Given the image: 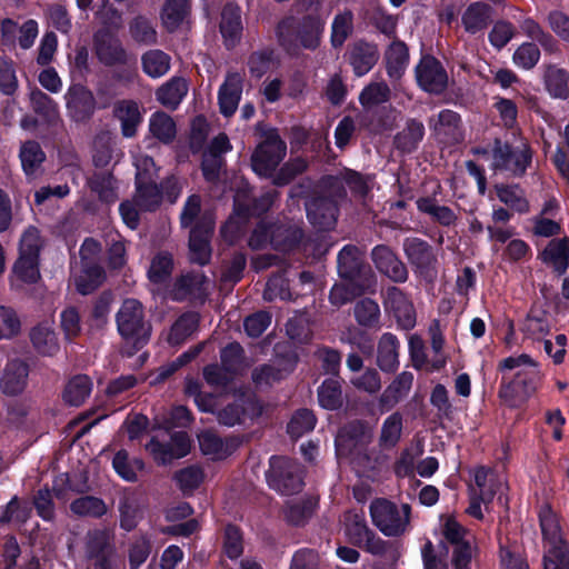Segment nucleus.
Segmentation results:
<instances>
[{
	"label": "nucleus",
	"instance_id": "nucleus-1",
	"mask_svg": "<svg viewBox=\"0 0 569 569\" xmlns=\"http://www.w3.org/2000/svg\"><path fill=\"white\" fill-rule=\"evenodd\" d=\"M498 371L502 375L499 397L511 407L533 396L542 378L539 363L527 353L502 359Z\"/></svg>",
	"mask_w": 569,
	"mask_h": 569
},
{
	"label": "nucleus",
	"instance_id": "nucleus-2",
	"mask_svg": "<svg viewBox=\"0 0 569 569\" xmlns=\"http://www.w3.org/2000/svg\"><path fill=\"white\" fill-rule=\"evenodd\" d=\"M473 483L470 485V503L467 513L476 519H483L485 512H489L497 495H501L507 488L502 475L486 467H477L472 471Z\"/></svg>",
	"mask_w": 569,
	"mask_h": 569
},
{
	"label": "nucleus",
	"instance_id": "nucleus-3",
	"mask_svg": "<svg viewBox=\"0 0 569 569\" xmlns=\"http://www.w3.org/2000/svg\"><path fill=\"white\" fill-rule=\"evenodd\" d=\"M369 511L372 523L387 537L402 536L409 528L411 508L407 503L397 506L378 498L370 503Z\"/></svg>",
	"mask_w": 569,
	"mask_h": 569
},
{
	"label": "nucleus",
	"instance_id": "nucleus-4",
	"mask_svg": "<svg viewBox=\"0 0 569 569\" xmlns=\"http://www.w3.org/2000/svg\"><path fill=\"white\" fill-rule=\"evenodd\" d=\"M116 320L120 336L136 349L149 340L150 326L144 320L143 307L138 300H124L117 312Z\"/></svg>",
	"mask_w": 569,
	"mask_h": 569
},
{
	"label": "nucleus",
	"instance_id": "nucleus-5",
	"mask_svg": "<svg viewBox=\"0 0 569 569\" xmlns=\"http://www.w3.org/2000/svg\"><path fill=\"white\" fill-rule=\"evenodd\" d=\"M270 487L284 495L296 493L302 488L300 466L284 457H272L267 475Z\"/></svg>",
	"mask_w": 569,
	"mask_h": 569
},
{
	"label": "nucleus",
	"instance_id": "nucleus-6",
	"mask_svg": "<svg viewBox=\"0 0 569 569\" xmlns=\"http://www.w3.org/2000/svg\"><path fill=\"white\" fill-rule=\"evenodd\" d=\"M301 237L302 232L298 228L268 226L262 222L253 230L249 239V246L253 249H260L270 242L276 249L286 251L299 242Z\"/></svg>",
	"mask_w": 569,
	"mask_h": 569
},
{
	"label": "nucleus",
	"instance_id": "nucleus-7",
	"mask_svg": "<svg viewBox=\"0 0 569 569\" xmlns=\"http://www.w3.org/2000/svg\"><path fill=\"white\" fill-rule=\"evenodd\" d=\"M531 161L529 148L522 143L511 149L509 144L496 141L492 150V168L495 170H506L513 174H522Z\"/></svg>",
	"mask_w": 569,
	"mask_h": 569
},
{
	"label": "nucleus",
	"instance_id": "nucleus-8",
	"mask_svg": "<svg viewBox=\"0 0 569 569\" xmlns=\"http://www.w3.org/2000/svg\"><path fill=\"white\" fill-rule=\"evenodd\" d=\"M286 156L284 142L276 136H270L258 146L251 157V166L259 176H270Z\"/></svg>",
	"mask_w": 569,
	"mask_h": 569
},
{
	"label": "nucleus",
	"instance_id": "nucleus-9",
	"mask_svg": "<svg viewBox=\"0 0 569 569\" xmlns=\"http://www.w3.org/2000/svg\"><path fill=\"white\" fill-rule=\"evenodd\" d=\"M29 365L21 358H9L0 372V391L9 397L18 396L28 386Z\"/></svg>",
	"mask_w": 569,
	"mask_h": 569
},
{
	"label": "nucleus",
	"instance_id": "nucleus-10",
	"mask_svg": "<svg viewBox=\"0 0 569 569\" xmlns=\"http://www.w3.org/2000/svg\"><path fill=\"white\" fill-rule=\"evenodd\" d=\"M419 86L428 92L440 93L445 90L448 77L440 62L430 56L423 57L416 68Z\"/></svg>",
	"mask_w": 569,
	"mask_h": 569
},
{
	"label": "nucleus",
	"instance_id": "nucleus-11",
	"mask_svg": "<svg viewBox=\"0 0 569 569\" xmlns=\"http://www.w3.org/2000/svg\"><path fill=\"white\" fill-rule=\"evenodd\" d=\"M213 230V220L210 217L202 218L190 232L189 249L190 260L201 266L211 257L209 239Z\"/></svg>",
	"mask_w": 569,
	"mask_h": 569
},
{
	"label": "nucleus",
	"instance_id": "nucleus-12",
	"mask_svg": "<svg viewBox=\"0 0 569 569\" xmlns=\"http://www.w3.org/2000/svg\"><path fill=\"white\" fill-rule=\"evenodd\" d=\"M69 116L74 121L89 119L96 110V99L90 90L81 84L71 86L66 93Z\"/></svg>",
	"mask_w": 569,
	"mask_h": 569
},
{
	"label": "nucleus",
	"instance_id": "nucleus-13",
	"mask_svg": "<svg viewBox=\"0 0 569 569\" xmlns=\"http://www.w3.org/2000/svg\"><path fill=\"white\" fill-rule=\"evenodd\" d=\"M386 310L391 312L402 329H411L416 323V311L411 301L397 287H390L385 296Z\"/></svg>",
	"mask_w": 569,
	"mask_h": 569
},
{
	"label": "nucleus",
	"instance_id": "nucleus-14",
	"mask_svg": "<svg viewBox=\"0 0 569 569\" xmlns=\"http://www.w3.org/2000/svg\"><path fill=\"white\" fill-rule=\"evenodd\" d=\"M94 50L99 61L106 66L127 61V53L120 40L107 30H100L94 34Z\"/></svg>",
	"mask_w": 569,
	"mask_h": 569
},
{
	"label": "nucleus",
	"instance_id": "nucleus-15",
	"mask_svg": "<svg viewBox=\"0 0 569 569\" xmlns=\"http://www.w3.org/2000/svg\"><path fill=\"white\" fill-rule=\"evenodd\" d=\"M369 433L363 423H350L338 432L336 437V447L339 456H350L353 452H360L369 441Z\"/></svg>",
	"mask_w": 569,
	"mask_h": 569
},
{
	"label": "nucleus",
	"instance_id": "nucleus-16",
	"mask_svg": "<svg viewBox=\"0 0 569 569\" xmlns=\"http://www.w3.org/2000/svg\"><path fill=\"white\" fill-rule=\"evenodd\" d=\"M243 87V76L239 72H229L218 91L220 112L224 117L232 116L240 102Z\"/></svg>",
	"mask_w": 569,
	"mask_h": 569
},
{
	"label": "nucleus",
	"instance_id": "nucleus-17",
	"mask_svg": "<svg viewBox=\"0 0 569 569\" xmlns=\"http://www.w3.org/2000/svg\"><path fill=\"white\" fill-rule=\"evenodd\" d=\"M372 260L377 269L396 282H403L408 278L405 264L386 246H377L372 250Z\"/></svg>",
	"mask_w": 569,
	"mask_h": 569
},
{
	"label": "nucleus",
	"instance_id": "nucleus-18",
	"mask_svg": "<svg viewBox=\"0 0 569 569\" xmlns=\"http://www.w3.org/2000/svg\"><path fill=\"white\" fill-rule=\"evenodd\" d=\"M113 116L121 124V133L126 138L136 136L142 122V114L138 102L133 100H119L113 104Z\"/></svg>",
	"mask_w": 569,
	"mask_h": 569
},
{
	"label": "nucleus",
	"instance_id": "nucleus-19",
	"mask_svg": "<svg viewBox=\"0 0 569 569\" xmlns=\"http://www.w3.org/2000/svg\"><path fill=\"white\" fill-rule=\"evenodd\" d=\"M306 210L309 221L320 229H329L336 222L337 206L331 199H311L306 203Z\"/></svg>",
	"mask_w": 569,
	"mask_h": 569
},
{
	"label": "nucleus",
	"instance_id": "nucleus-20",
	"mask_svg": "<svg viewBox=\"0 0 569 569\" xmlns=\"http://www.w3.org/2000/svg\"><path fill=\"white\" fill-rule=\"evenodd\" d=\"M440 531L445 540L451 546V549L477 543L473 533L452 516L441 517Z\"/></svg>",
	"mask_w": 569,
	"mask_h": 569
},
{
	"label": "nucleus",
	"instance_id": "nucleus-21",
	"mask_svg": "<svg viewBox=\"0 0 569 569\" xmlns=\"http://www.w3.org/2000/svg\"><path fill=\"white\" fill-rule=\"evenodd\" d=\"M104 271L100 264H80L72 273L73 284L81 295H88L102 284Z\"/></svg>",
	"mask_w": 569,
	"mask_h": 569
},
{
	"label": "nucleus",
	"instance_id": "nucleus-22",
	"mask_svg": "<svg viewBox=\"0 0 569 569\" xmlns=\"http://www.w3.org/2000/svg\"><path fill=\"white\" fill-rule=\"evenodd\" d=\"M403 249L409 261L421 272L429 270L436 262L431 248L418 238H409L403 242Z\"/></svg>",
	"mask_w": 569,
	"mask_h": 569
},
{
	"label": "nucleus",
	"instance_id": "nucleus-23",
	"mask_svg": "<svg viewBox=\"0 0 569 569\" xmlns=\"http://www.w3.org/2000/svg\"><path fill=\"white\" fill-rule=\"evenodd\" d=\"M33 348L43 356H53L59 350V342L52 322H42L30 331Z\"/></svg>",
	"mask_w": 569,
	"mask_h": 569
},
{
	"label": "nucleus",
	"instance_id": "nucleus-24",
	"mask_svg": "<svg viewBox=\"0 0 569 569\" xmlns=\"http://www.w3.org/2000/svg\"><path fill=\"white\" fill-rule=\"evenodd\" d=\"M539 521L547 547L569 545L563 540L558 516L549 505L540 508Z\"/></svg>",
	"mask_w": 569,
	"mask_h": 569
},
{
	"label": "nucleus",
	"instance_id": "nucleus-25",
	"mask_svg": "<svg viewBox=\"0 0 569 569\" xmlns=\"http://www.w3.org/2000/svg\"><path fill=\"white\" fill-rule=\"evenodd\" d=\"M541 259L558 273H565L569 266V238L551 240L542 251Z\"/></svg>",
	"mask_w": 569,
	"mask_h": 569
},
{
	"label": "nucleus",
	"instance_id": "nucleus-26",
	"mask_svg": "<svg viewBox=\"0 0 569 569\" xmlns=\"http://www.w3.org/2000/svg\"><path fill=\"white\" fill-rule=\"evenodd\" d=\"M220 31L227 47H233L240 39L242 32L240 9L237 6L228 4L221 14Z\"/></svg>",
	"mask_w": 569,
	"mask_h": 569
},
{
	"label": "nucleus",
	"instance_id": "nucleus-27",
	"mask_svg": "<svg viewBox=\"0 0 569 569\" xmlns=\"http://www.w3.org/2000/svg\"><path fill=\"white\" fill-rule=\"evenodd\" d=\"M491 19V7L483 2L471 3L462 14V24L469 33H477L487 28Z\"/></svg>",
	"mask_w": 569,
	"mask_h": 569
},
{
	"label": "nucleus",
	"instance_id": "nucleus-28",
	"mask_svg": "<svg viewBox=\"0 0 569 569\" xmlns=\"http://www.w3.org/2000/svg\"><path fill=\"white\" fill-rule=\"evenodd\" d=\"M399 340L392 333H383L378 343V366L383 371H395L398 360Z\"/></svg>",
	"mask_w": 569,
	"mask_h": 569
},
{
	"label": "nucleus",
	"instance_id": "nucleus-29",
	"mask_svg": "<svg viewBox=\"0 0 569 569\" xmlns=\"http://www.w3.org/2000/svg\"><path fill=\"white\" fill-rule=\"evenodd\" d=\"M19 157L26 176L29 178L37 177L46 159V154L40 144L36 141H27L22 143Z\"/></svg>",
	"mask_w": 569,
	"mask_h": 569
},
{
	"label": "nucleus",
	"instance_id": "nucleus-30",
	"mask_svg": "<svg viewBox=\"0 0 569 569\" xmlns=\"http://www.w3.org/2000/svg\"><path fill=\"white\" fill-rule=\"evenodd\" d=\"M188 92L187 81L172 78L157 90L158 101L166 108L176 109Z\"/></svg>",
	"mask_w": 569,
	"mask_h": 569
},
{
	"label": "nucleus",
	"instance_id": "nucleus-31",
	"mask_svg": "<svg viewBox=\"0 0 569 569\" xmlns=\"http://www.w3.org/2000/svg\"><path fill=\"white\" fill-rule=\"evenodd\" d=\"M361 257L358 248L345 246L338 254V271L341 278L356 281L361 272Z\"/></svg>",
	"mask_w": 569,
	"mask_h": 569
},
{
	"label": "nucleus",
	"instance_id": "nucleus-32",
	"mask_svg": "<svg viewBox=\"0 0 569 569\" xmlns=\"http://www.w3.org/2000/svg\"><path fill=\"white\" fill-rule=\"evenodd\" d=\"M190 12L189 0H167L161 10V21L169 31H174Z\"/></svg>",
	"mask_w": 569,
	"mask_h": 569
},
{
	"label": "nucleus",
	"instance_id": "nucleus-33",
	"mask_svg": "<svg viewBox=\"0 0 569 569\" xmlns=\"http://www.w3.org/2000/svg\"><path fill=\"white\" fill-rule=\"evenodd\" d=\"M408 60L406 44L400 41L392 42L386 52L388 76L395 80L400 79L408 66Z\"/></svg>",
	"mask_w": 569,
	"mask_h": 569
},
{
	"label": "nucleus",
	"instance_id": "nucleus-34",
	"mask_svg": "<svg viewBox=\"0 0 569 569\" xmlns=\"http://www.w3.org/2000/svg\"><path fill=\"white\" fill-rule=\"evenodd\" d=\"M378 60L377 48L369 43H358L351 51L350 62L357 76H363L371 70Z\"/></svg>",
	"mask_w": 569,
	"mask_h": 569
},
{
	"label": "nucleus",
	"instance_id": "nucleus-35",
	"mask_svg": "<svg viewBox=\"0 0 569 569\" xmlns=\"http://www.w3.org/2000/svg\"><path fill=\"white\" fill-rule=\"evenodd\" d=\"M295 362L280 360L277 365H263L252 372V379L258 386H268L292 371Z\"/></svg>",
	"mask_w": 569,
	"mask_h": 569
},
{
	"label": "nucleus",
	"instance_id": "nucleus-36",
	"mask_svg": "<svg viewBox=\"0 0 569 569\" xmlns=\"http://www.w3.org/2000/svg\"><path fill=\"white\" fill-rule=\"evenodd\" d=\"M412 381L413 375L411 372H401L383 391L380 402L389 408L395 406L400 399L408 395L411 389Z\"/></svg>",
	"mask_w": 569,
	"mask_h": 569
},
{
	"label": "nucleus",
	"instance_id": "nucleus-37",
	"mask_svg": "<svg viewBox=\"0 0 569 569\" xmlns=\"http://www.w3.org/2000/svg\"><path fill=\"white\" fill-rule=\"evenodd\" d=\"M86 551L91 562L101 558L114 556L109 533L103 530L89 532L87 537Z\"/></svg>",
	"mask_w": 569,
	"mask_h": 569
},
{
	"label": "nucleus",
	"instance_id": "nucleus-38",
	"mask_svg": "<svg viewBox=\"0 0 569 569\" xmlns=\"http://www.w3.org/2000/svg\"><path fill=\"white\" fill-rule=\"evenodd\" d=\"M325 22L316 17H307L300 23L298 29V39L300 44L305 49L313 50L316 49L321 39V34L323 31Z\"/></svg>",
	"mask_w": 569,
	"mask_h": 569
},
{
	"label": "nucleus",
	"instance_id": "nucleus-39",
	"mask_svg": "<svg viewBox=\"0 0 569 569\" xmlns=\"http://www.w3.org/2000/svg\"><path fill=\"white\" fill-rule=\"evenodd\" d=\"M92 382L88 376L79 375L73 377L66 386L63 399L70 406H80L90 396Z\"/></svg>",
	"mask_w": 569,
	"mask_h": 569
},
{
	"label": "nucleus",
	"instance_id": "nucleus-40",
	"mask_svg": "<svg viewBox=\"0 0 569 569\" xmlns=\"http://www.w3.org/2000/svg\"><path fill=\"white\" fill-rule=\"evenodd\" d=\"M149 131L163 143L171 142L177 133V127L173 119L161 111L154 112L149 119Z\"/></svg>",
	"mask_w": 569,
	"mask_h": 569
},
{
	"label": "nucleus",
	"instance_id": "nucleus-41",
	"mask_svg": "<svg viewBox=\"0 0 569 569\" xmlns=\"http://www.w3.org/2000/svg\"><path fill=\"white\" fill-rule=\"evenodd\" d=\"M199 447L204 456L211 459H223L231 453L229 443L212 431H203L198 436Z\"/></svg>",
	"mask_w": 569,
	"mask_h": 569
},
{
	"label": "nucleus",
	"instance_id": "nucleus-42",
	"mask_svg": "<svg viewBox=\"0 0 569 569\" xmlns=\"http://www.w3.org/2000/svg\"><path fill=\"white\" fill-rule=\"evenodd\" d=\"M425 134V127L421 122L410 120L406 128L395 138L396 147L405 152L413 151Z\"/></svg>",
	"mask_w": 569,
	"mask_h": 569
},
{
	"label": "nucleus",
	"instance_id": "nucleus-43",
	"mask_svg": "<svg viewBox=\"0 0 569 569\" xmlns=\"http://www.w3.org/2000/svg\"><path fill=\"white\" fill-rule=\"evenodd\" d=\"M207 282V278L201 272L182 276L176 284V299H183L188 295L201 297L206 291Z\"/></svg>",
	"mask_w": 569,
	"mask_h": 569
},
{
	"label": "nucleus",
	"instance_id": "nucleus-44",
	"mask_svg": "<svg viewBox=\"0 0 569 569\" xmlns=\"http://www.w3.org/2000/svg\"><path fill=\"white\" fill-rule=\"evenodd\" d=\"M345 529L349 540L357 546H362L372 531L369 529L363 515L357 512L346 513Z\"/></svg>",
	"mask_w": 569,
	"mask_h": 569
},
{
	"label": "nucleus",
	"instance_id": "nucleus-45",
	"mask_svg": "<svg viewBox=\"0 0 569 569\" xmlns=\"http://www.w3.org/2000/svg\"><path fill=\"white\" fill-rule=\"evenodd\" d=\"M134 202L141 211L154 210L161 202V193L156 182L143 183L139 178Z\"/></svg>",
	"mask_w": 569,
	"mask_h": 569
},
{
	"label": "nucleus",
	"instance_id": "nucleus-46",
	"mask_svg": "<svg viewBox=\"0 0 569 569\" xmlns=\"http://www.w3.org/2000/svg\"><path fill=\"white\" fill-rule=\"evenodd\" d=\"M70 509L77 516L92 518L102 517L108 511L104 501L93 496H84L73 500Z\"/></svg>",
	"mask_w": 569,
	"mask_h": 569
},
{
	"label": "nucleus",
	"instance_id": "nucleus-47",
	"mask_svg": "<svg viewBox=\"0 0 569 569\" xmlns=\"http://www.w3.org/2000/svg\"><path fill=\"white\" fill-rule=\"evenodd\" d=\"M141 60L143 71L151 78H160L170 69V57L161 50H149Z\"/></svg>",
	"mask_w": 569,
	"mask_h": 569
},
{
	"label": "nucleus",
	"instance_id": "nucleus-48",
	"mask_svg": "<svg viewBox=\"0 0 569 569\" xmlns=\"http://www.w3.org/2000/svg\"><path fill=\"white\" fill-rule=\"evenodd\" d=\"M44 240L34 226L27 227L19 239V256L40 258Z\"/></svg>",
	"mask_w": 569,
	"mask_h": 569
},
{
	"label": "nucleus",
	"instance_id": "nucleus-49",
	"mask_svg": "<svg viewBox=\"0 0 569 569\" xmlns=\"http://www.w3.org/2000/svg\"><path fill=\"white\" fill-rule=\"evenodd\" d=\"M112 466L116 472L127 481H136L137 473L144 467L143 461L134 458L129 459L126 450H119L112 460Z\"/></svg>",
	"mask_w": 569,
	"mask_h": 569
},
{
	"label": "nucleus",
	"instance_id": "nucleus-50",
	"mask_svg": "<svg viewBox=\"0 0 569 569\" xmlns=\"http://www.w3.org/2000/svg\"><path fill=\"white\" fill-rule=\"evenodd\" d=\"M120 527L127 531L133 530L140 519V506L132 495L123 496L119 502Z\"/></svg>",
	"mask_w": 569,
	"mask_h": 569
},
{
	"label": "nucleus",
	"instance_id": "nucleus-51",
	"mask_svg": "<svg viewBox=\"0 0 569 569\" xmlns=\"http://www.w3.org/2000/svg\"><path fill=\"white\" fill-rule=\"evenodd\" d=\"M546 86L556 98H567L569 93V74L556 66H549L546 71Z\"/></svg>",
	"mask_w": 569,
	"mask_h": 569
},
{
	"label": "nucleus",
	"instance_id": "nucleus-52",
	"mask_svg": "<svg viewBox=\"0 0 569 569\" xmlns=\"http://www.w3.org/2000/svg\"><path fill=\"white\" fill-rule=\"evenodd\" d=\"M417 207L421 212L431 216L435 220L443 226H451L456 222L457 217L455 212L446 207L439 206L430 198H421L417 201Z\"/></svg>",
	"mask_w": 569,
	"mask_h": 569
},
{
	"label": "nucleus",
	"instance_id": "nucleus-53",
	"mask_svg": "<svg viewBox=\"0 0 569 569\" xmlns=\"http://www.w3.org/2000/svg\"><path fill=\"white\" fill-rule=\"evenodd\" d=\"M497 196L509 208L522 213L529 209L523 191L518 186H497Z\"/></svg>",
	"mask_w": 569,
	"mask_h": 569
},
{
	"label": "nucleus",
	"instance_id": "nucleus-54",
	"mask_svg": "<svg viewBox=\"0 0 569 569\" xmlns=\"http://www.w3.org/2000/svg\"><path fill=\"white\" fill-rule=\"evenodd\" d=\"M319 403L328 410L338 409L342 405V395L339 382L336 379L323 381L318 390Z\"/></svg>",
	"mask_w": 569,
	"mask_h": 569
},
{
	"label": "nucleus",
	"instance_id": "nucleus-55",
	"mask_svg": "<svg viewBox=\"0 0 569 569\" xmlns=\"http://www.w3.org/2000/svg\"><path fill=\"white\" fill-rule=\"evenodd\" d=\"M198 316L196 313H186L181 316L172 326L169 342L179 345L190 337L197 329Z\"/></svg>",
	"mask_w": 569,
	"mask_h": 569
},
{
	"label": "nucleus",
	"instance_id": "nucleus-56",
	"mask_svg": "<svg viewBox=\"0 0 569 569\" xmlns=\"http://www.w3.org/2000/svg\"><path fill=\"white\" fill-rule=\"evenodd\" d=\"M13 274L26 283H34L40 278L39 258L18 256Z\"/></svg>",
	"mask_w": 569,
	"mask_h": 569
},
{
	"label": "nucleus",
	"instance_id": "nucleus-57",
	"mask_svg": "<svg viewBox=\"0 0 569 569\" xmlns=\"http://www.w3.org/2000/svg\"><path fill=\"white\" fill-rule=\"evenodd\" d=\"M204 479L202 469L198 466H189L174 473V480L183 493L196 490Z\"/></svg>",
	"mask_w": 569,
	"mask_h": 569
},
{
	"label": "nucleus",
	"instance_id": "nucleus-58",
	"mask_svg": "<svg viewBox=\"0 0 569 569\" xmlns=\"http://www.w3.org/2000/svg\"><path fill=\"white\" fill-rule=\"evenodd\" d=\"M173 260L170 253L160 252L151 261L148 276L153 283L164 282L171 274Z\"/></svg>",
	"mask_w": 569,
	"mask_h": 569
},
{
	"label": "nucleus",
	"instance_id": "nucleus-59",
	"mask_svg": "<svg viewBox=\"0 0 569 569\" xmlns=\"http://www.w3.org/2000/svg\"><path fill=\"white\" fill-rule=\"evenodd\" d=\"M390 89L385 82H372L361 91L359 96L360 103L365 108H370L388 101Z\"/></svg>",
	"mask_w": 569,
	"mask_h": 569
},
{
	"label": "nucleus",
	"instance_id": "nucleus-60",
	"mask_svg": "<svg viewBox=\"0 0 569 569\" xmlns=\"http://www.w3.org/2000/svg\"><path fill=\"white\" fill-rule=\"evenodd\" d=\"M30 101L34 112L41 116L44 120L54 121L58 118V106L42 91H31Z\"/></svg>",
	"mask_w": 569,
	"mask_h": 569
},
{
	"label": "nucleus",
	"instance_id": "nucleus-61",
	"mask_svg": "<svg viewBox=\"0 0 569 569\" xmlns=\"http://www.w3.org/2000/svg\"><path fill=\"white\" fill-rule=\"evenodd\" d=\"M316 417L308 409L298 410L288 423V432L292 438H300L316 426Z\"/></svg>",
	"mask_w": 569,
	"mask_h": 569
},
{
	"label": "nucleus",
	"instance_id": "nucleus-62",
	"mask_svg": "<svg viewBox=\"0 0 569 569\" xmlns=\"http://www.w3.org/2000/svg\"><path fill=\"white\" fill-rule=\"evenodd\" d=\"M478 542L462 548L451 549L450 567L451 569H471L472 563L478 559Z\"/></svg>",
	"mask_w": 569,
	"mask_h": 569
},
{
	"label": "nucleus",
	"instance_id": "nucleus-63",
	"mask_svg": "<svg viewBox=\"0 0 569 569\" xmlns=\"http://www.w3.org/2000/svg\"><path fill=\"white\" fill-rule=\"evenodd\" d=\"M355 317L359 325L372 327L379 322L380 308L376 301L363 299L356 305Z\"/></svg>",
	"mask_w": 569,
	"mask_h": 569
},
{
	"label": "nucleus",
	"instance_id": "nucleus-64",
	"mask_svg": "<svg viewBox=\"0 0 569 569\" xmlns=\"http://www.w3.org/2000/svg\"><path fill=\"white\" fill-rule=\"evenodd\" d=\"M543 569H569V545L546 547Z\"/></svg>",
	"mask_w": 569,
	"mask_h": 569
}]
</instances>
